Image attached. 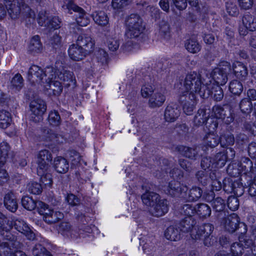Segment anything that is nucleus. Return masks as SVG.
I'll use <instances>...</instances> for the list:
<instances>
[{
	"label": "nucleus",
	"mask_w": 256,
	"mask_h": 256,
	"mask_svg": "<svg viewBox=\"0 0 256 256\" xmlns=\"http://www.w3.org/2000/svg\"><path fill=\"white\" fill-rule=\"evenodd\" d=\"M209 73L202 70L200 73L192 72L188 74L184 80H181L180 84L183 86L185 91L182 94H187L192 97L202 98H207L210 96V90L206 88V78Z\"/></svg>",
	"instance_id": "obj_1"
},
{
	"label": "nucleus",
	"mask_w": 256,
	"mask_h": 256,
	"mask_svg": "<svg viewBox=\"0 0 256 256\" xmlns=\"http://www.w3.org/2000/svg\"><path fill=\"white\" fill-rule=\"evenodd\" d=\"M12 227L24 235L28 240H34L35 234L24 220L14 217L10 218L0 212V235H4V234L6 233V240L11 239L10 232Z\"/></svg>",
	"instance_id": "obj_2"
},
{
	"label": "nucleus",
	"mask_w": 256,
	"mask_h": 256,
	"mask_svg": "<svg viewBox=\"0 0 256 256\" xmlns=\"http://www.w3.org/2000/svg\"><path fill=\"white\" fill-rule=\"evenodd\" d=\"M143 204L148 207L150 213L156 217L162 216L168 210V202L154 192H147L142 196Z\"/></svg>",
	"instance_id": "obj_3"
},
{
	"label": "nucleus",
	"mask_w": 256,
	"mask_h": 256,
	"mask_svg": "<svg viewBox=\"0 0 256 256\" xmlns=\"http://www.w3.org/2000/svg\"><path fill=\"white\" fill-rule=\"evenodd\" d=\"M6 8L9 16L12 19H16L22 16L30 24L35 20L34 12L25 4L24 0H5Z\"/></svg>",
	"instance_id": "obj_4"
},
{
	"label": "nucleus",
	"mask_w": 256,
	"mask_h": 256,
	"mask_svg": "<svg viewBox=\"0 0 256 256\" xmlns=\"http://www.w3.org/2000/svg\"><path fill=\"white\" fill-rule=\"evenodd\" d=\"M209 73L206 78V84H218L223 86L228 81V74L232 72V68L229 62H224L220 66L212 71L203 70Z\"/></svg>",
	"instance_id": "obj_5"
},
{
	"label": "nucleus",
	"mask_w": 256,
	"mask_h": 256,
	"mask_svg": "<svg viewBox=\"0 0 256 256\" xmlns=\"http://www.w3.org/2000/svg\"><path fill=\"white\" fill-rule=\"evenodd\" d=\"M126 31L124 36L128 39H134L138 38L144 29L143 21L141 17L132 14L126 19Z\"/></svg>",
	"instance_id": "obj_6"
},
{
	"label": "nucleus",
	"mask_w": 256,
	"mask_h": 256,
	"mask_svg": "<svg viewBox=\"0 0 256 256\" xmlns=\"http://www.w3.org/2000/svg\"><path fill=\"white\" fill-rule=\"evenodd\" d=\"M53 66H47L44 70L36 65L32 66L28 71V79L32 83L45 84L48 80L53 78L56 72Z\"/></svg>",
	"instance_id": "obj_7"
},
{
	"label": "nucleus",
	"mask_w": 256,
	"mask_h": 256,
	"mask_svg": "<svg viewBox=\"0 0 256 256\" xmlns=\"http://www.w3.org/2000/svg\"><path fill=\"white\" fill-rule=\"evenodd\" d=\"M39 213L43 216L44 220L48 224L55 223L62 218L63 214L58 211H54L43 202H39Z\"/></svg>",
	"instance_id": "obj_8"
},
{
	"label": "nucleus",
	"mask_w": 256,
	"mask_h": 256,
	"mask_svg": "<svg viewBox=\"0 0 256 256\" xmlns=\"http://www.w3.org/2000/svg\"><path fill=\"white\" fill-rule=\"evenodd\" d=\"M54 70L56 72V76L66 86H74L76 84V80L74 74L70 71L66 70L61 66L59 62L56 63Z\"/></svg>",
	"instance_id": "obj_9"
},
{
	"label": "nucleus",
	"mask_w": 256,
	"mask_h": 256,
	"mask_svg": "<svg viewBox=\"0 0 256 256\" xmlns=\"http://www.w3.org/2000/svg\"><path fill=\"white\" fill-rule=\"evenodd\" d=\"M52 160V156L48 150H40L36 155L38 174L42 175L47 172Z\"/></svg>",
	"instance_id": "obj_10"
},
{
	"label": "nucleus",
	"mask_w": 256,
	"mask_h": 256,
	"mask_svg": "<svg viewBox=\"0 0 256 256\" xmlns=\"http://www.w3.org/2000/svg\"><path fill=\"white\" fill-rule=\"evenodd\" d=\"M30 110L32 112V118L35 122L42 120V116L46 110L45 102L41 98H35L30 104Z\"/></svg>",
	"instance_id": "obj_11"
},
{
	"label": "nucleus",
	"mask_w": 256,
	"mask_h": 256,
	"mask_svg": "<svg viewBox=\"0 0 256 256\" xmlns=\"http://www.w3.org/2000/svg\"><path fill=\"white\" fill-rule=\"evenodd\" d=\"M68 10H72L78 14L76 16V22L79 26H86L90 22V19L84 10L76 6L72 1H68L65 6Z\"/></svg>",
	"instance_id": "obj_12"
},
{
	"label": "nucleus",
	"mask_w": 256,
	"mask_h": 256,
	"mask_svg": "<svg viewBox=\"0 0 256 256\" xmlns=\"http://www.w3.org/2000/svg\"><path fill=\"white\" fill-rule=\"evenodd\" d=\"M214 116L210 117L206 124V128L210 132H215L218 124V119L224 118L226 114L224 109L218 106L213 108Z\"/></svg>",
	"instance_id": "obj_13"
},
{
	"label": "nucleus",
	"mask_w": 256,
	"mask_h": 256,
	"mask_svg": "<svg viewBox=\"0 0 256 256\" xmlns=\"http://www.w3.org/2000/svg\"><path fill=\"white\" fill-rule=\"evenodd\" d=\"M238 230H240L239 233L240 234L239 236V240L240 242H244L246 246H251L254 244L256 241V226L252 227L250 236L243 235L247 232V226L244 223L240 224Z\"/></svg>",
	"instance_id": "obj_14"
},
{
	"label": "nucleus",
	"mask_w": 256,
	"mask_h": 256,
	"mask_svg": "<svg viewBox=\"0 0 256 256\" xmlns=\"http://www.w3.org/2000/svg\"><path fill=\"white\" fill-rule=\"evenodd\" d=\"M188 188L180 182L173 180L169 184L167 192L172 196L184 197L186 196Z\"/></svg>",
	"instance_id": "obj_15"
},
{
	"label": "nucleus",
	"mask_w": 256,
	"mask_h": 256,
	"mask_svg": "<svg viewBox=\"0 0 256 256\" xmlns=\"http://www.w3.org/2000/svg\"><path fill=\"white\" fill-rule=\"evenodd\" d=\"M214 229V226L210 223L204 224L199 226H196L192 231V238L196 240L201 239L202 236H211Z\"/></svg>",
	"instance_id": "obj_16"
},
{
	"label": "nucleus",
	"mask_w": 256,
	"mask_h": 256,
	"mask_svg": "<svg viewBox=\"0 0 256 256\" xmlns=\"http://www.w3.org/2000/svg\"><path fill=\"white\" fill-rule=\"evenodd\" d=\"M76 45L81 47L89 54L94 50V40L88 34L83 33L80 34L76 39Z\"/></svg>",
	"instance_id": "obj_17"
},
{
	"label": "nucleus",
	"mask_w": 256,
	"mask_h": 256,
	"mask_svg": "<svg viewBox=\"0 0 256 256\" xmlns=\"http://www.w3.org/2000/svg\"><path fill=\"white\" fill-rule=\"evenodd\" d=\"M179 100L182 104L184 112L187 115L192 114L198 100V97L182 94Z\"/></svg>",
	"instance_id": "obj_18"
},
{
	"label": "nucleus",
	"mask_w": 256,
	"mask_h": 256,
	"mask_svg": "<svg viewBox=\"0 0 256 256\" xmlns=\"http://www.w3.org/2000/svg\"><path fill=\"white\" fill-rule=\"evenodd\" d=\"M239 218L236 214L233 213L224 218L221 222V226L226 230L232 233L240 226Z\"/></svg>",
	"instance_id": "obj_19"
},
{
	"label": "nucleus",
	"mask_w": 256,
	"mask_h": 256,
	"mask_svg": "<svg viewBox=\"0 0 256 256\" xmlns=\"http://www.w3.org/2000/svg\"><path fill=\"white\" fill-rule=\"evenodd\" d=\"M166 100L165 90H157L151 95L149 100V106L151 108L161 106Z\"/></svg>",
	"instance_id": "obj_20"
},
{
	"label": "nucleus",
	"mask_w": 256,
	"mask_h": 256,
	"mask_svg": "<svg viewBox=\"0 0 256 256\" xmlns=\"http://www.w3.org/2000/svg\"><path fill=\"white\" fill-rule=\"evenodd\" d=\"M68 53L70 59L75 61L81 60H83L86 55L90 54L76 44H72L70 46Z\"/></svg>",
	"instance_id": "obj_21"
},
{
	"label": "nucleus",
	"mask_w": 256,
	"mask_h": 256,
	"mask_svg": "<svg viewBox=\"0 0 256 256\" xmlns=\"http://www.w3.org/2000/svg\"><path fill=\"white\" fill-rule=\"evenodd\" d=\"M196 221L194 218L186 217L177 224L183 234L190 232L192 237V231L196 228Z\"/></svg>",
	"instance_id": "obj_22"
},
{
	"label": "nucleus",
	"mask_w": 256,
	"mask_h": 256,
	"mask_svg": "<svg viewBox=\"0 0 256 256\" xmlns=\"http://www.w3.org/2000/svg\"><path fill=\"white\" fill-rule=\"evenodd\" d=\"M57 79L55 74L52 79L50 80H48L46 82H45L47 85L44 86L48 90L50 94L58 96L62 92V88L61 82L58 81Z\"/></svg>",
	"instance_id": "obj_23"
},
{
	"label": "nucleus",
	"mask_w": 256,
	"mask_h": 256,
	"mask_svg": "<svg viewBox=\"0 0 256 256\" xmlns=\"http://www.w3.org/2000/svg\"><path fill=\"white\" fill-rule=\"evenodd\" d=\"M204 196L206 202H212V206L216 211L220 212L224 210L226 205L224 200L220 197L214 198V192L205 194Z\"/></svg>",
	"instance_id": "obj_24"
},
{
	"label": "nucleus",
	"mask_w": 256,
	"mask_h": 256,
	"mask_svg": "<svg viewBox=\"0 0 256 256\" xmlns=\"http://www.w3.org/2000/svg\"><path fill=\"white\" fill-rule=\"evenodd\" d=\"M238 79L245 80L248 75V70L246 66L240 62H235L232 64V71Z\"/></svg>",
	"instance_id": "obj_25"
},
{
	"label": "nucleus",
	"mask_w": 256,
	"mask_h": 256,
	"mask_svg": "<svg viewBox=\"0 0 256 256\" xmlns=\"http://www.w3.org/2000/svg\"><path fill=\"white\" fill-rule=\"evenodd\" d=\"M164 236L166 239L172 241H178L184 236L177 224L170 226L164 232Z\"/></svg>",
	"instance_id": "obj_26"
},
{
	"label": "nucleus",
	"mask_w": 256,
	"mask_h": 256,
	"mask_svg": "<svg viewBox=\"0 0 256 256\" xmlns=\"http://www.w3.org/2000/svg\"><path fill=\"white\" fill-rule=\"evenodd\" d=\"M59 233L64 236L70 238H76L78 236V232L76 229L72 226L68 222H62L58 226Z\"/></svg>",
	"instance_id": "obj_27"
},
{
	"label": "nucleus",
	"mask_w": 256,
	"mask_h": 256,
	"mask_svg": "<svg viewBox=\"0 0 256 256\" xmlns=\"http://www.w3.org/2000/svg\"><path fill=\"white\" fill-rule=\"evenodd\" d=\"M180 110L176 104H172L167 106L166 108L164 117L168 122H174L180 116Z\"/></svg>",
	"instance_id": "obj_28"
},
{
	"label": "nucleus",
	"mask_w": 256,
	"mask_h": 256,
	"mask_svg": "<svg viewBox=\"0 0 256 256\" xmlns=\"http://www.w3.org/2000/svg\"><path fill=\"white\" fill-rule=\"evenodd\" d=\"M4 202L6 208L12 212H14L18 208L17 200L12 192H8L5 194Z\"/></svg>",
	"instance_id": "obj_29"
},
{
	"label": "nucleus",
	"mask_w": 256,
	"mask_h": 256,
	"mask_svg": "<svg viewBox=\"0 0 256 256\" xmlns=\"http://www.w3.org/2000/svg\"><path fill=\"white\" fill-rule=\"evenodd\" d=\"M106 44L110 50L114 52L120 46V42L114 31L109 30L106 34Z\"/></svg>",
	"instance_id": "obj_30"
},
{
	"label": "nucleus",
	"mask_w": 256,
	"mask_h": 256,
	"mask_svg": "<svg viewBox=\"0 0 256 256\" xmlns=\"http://www.w3.org/2000/svg\"><path fill=\"white\" fill-rule=\"evenodd\" d=\"M158 36L162 40H168L170 36V26L168 22L162 20L158 26Z\"/></svg>",
	"instance_id": "obj_31"
},
{
	"label": "nucleus",
	"mask_w": 256,
	"mask_h": 256,
	"mask_svg": "<svg viewBox=\"0 0 256 256\" xmlns=\"http://www.w3.org/2000/svg\"><path fill=\"white\" fill-rule=\"evenodd\" d=\"M54 166L56 170L59 173H65L68 170V162L64 158L58 156L54 158Z\"/></svg>",
	"instance_id": "obj_32"
},
{
	"label": "nucleus",
	"mask_w": 256,
	"mask_h": 256,
	"mask_svg": "<svg viewBox=\"0 0 256 256\" xmlns=\"http://www.w3.org/2000/svg\"><path fill=\"white\" fill-rule=\"evenodd\" d=\"M196 214L200 218H206L211 214V208L207 204L200 203L196 204Z\"/></svg>",
	"instance_id": "obj_33"
},
{
	"label": "nucleus",
	"mask_w": 256,
	"mask_h": 256,
	"mask_svg": "<svg viewBox=\"0 0 256 256\" xmlns=\"http://www.w3.org/2000/svg\"><path fill=\"white\" fill-rule=\"evenodd\" d=\"M42 50V43L38 35L34 36L30 40L28 45V50L32 53H39Z\"/></svg>",
	"instance_id": "obj_34"
},
{
	"label": "nucleus",
	"mask_w": 256,
	"mask_h": 256,
	"mask_svg": "<svg viewBox=\"0 0 256 256\" xmlns=\"http://www.w3.org/2000/svg\"><path fill=\"white\" fill-rule=\"evenodd\" d=\"M244 26L250 31L256 30V16L249 13L245 14L242 18Z\"/></svg>",
	"instance_id": "obj_35"
},
{
	"label": "nucleus",
	"mask_w": 256,
	"mask_h": 256,
	"mask_svg": "<svg viewBox=\"0 0 256 256\" xmlns=\"http://www.w3.org/2000/svg\"><path fill=\"white\" fill-rule=\"evenodd\" d=\"M206 88L210 90V95L211 94L216 100L220 101L223 98V90L219 85L209 84L206 85Z\"/></svg>",
	"instance_id": "obj_36"
},
{
	"label": "nucleus",
	"mask_w": 256,
	"mask_h": 256,
	"mask_svg": "<svg viewBox=\"0 0 256 256\" xmlns=\"http://www.w3.org/2000/svg\"><path fill=\"white\" fill-rule=\"evenodd\" d=\"M94 22L99 26H104L108 22V18L104 11H96L92 14Z\"/></svg>",
	"instance_id": "obj_37"
},
{
	"label": "nucleus",
	"mask_w": 256,
	"mask_h": 256,
	"mask_svg": "<svg viewBox=\"0 0 256 256\" xmlns=\"http://www.w3.org/2000/svg\"><path fill=\"white\" fill-rule=\"evenodd\" d=\"M208 112H206V110L204 109H200L195 115L194 122L196 126H202L205 122H207L208 119Z\"/></svg>",
	"instance_id": "obj_38"
},
{
	"label": "nucleus",
	"mask_w": 256,
	"mask_h": 256,
	"mask_svg": "<svg viewBox=\"0 0 256 256\" xmlns=\"http://www.w3.org/2000/svg\"><path fill=\"white\" fill-rule=\"evenodd\" d=\"M206 129L208 134L204 138V144L210 148L216 146L220 142V138L214 133V132H210L208 128Z\"/></svg>",
	"instance_id": "obj_39"
},
{
	"label": "nucleus",
	"mask_w": 256,
	"mask_h": 256,
	"mask_svg": "<svg viewBox=\"0 0 256 256\" xmlns=\"http://www.w3.org/2000/svg\"><path fill=\"white\" fill-rule=\"evenodd\" d=\"M177 150L182 155L190 159H196L198 156L195 148L180 146L177 147Z\"/></svg>",
	"instance_id": "obj_40"
},
{
	"label": "nucleus",
	"mask_w": 256,
	"mask_h": 256,
	"mask_svg": "<svg viewBox=\"0 0 256 256\" xmlns=\"http://www.w3.org/2000/svg\"><path fill=\"white\" fill-rule=\"evenodd\" d=\"M186 49L190 52L195 54L201 49V46L195 38L188 40L185 43Z\"/></svg>",
	"instance_id": "obj_41"
},
{
	"label": "nucleus",
	"mask_w": 256,
	"mask_h": 256,
	"mask_svg": "<svg viewBox=\"0 0 256 256\" xmlns=\"http://www.w3.org/2000/svg\"><path fill=\"white\" fill-rule=\"evenodd\" d=\"M10 114L5 110H0V128H7L11 124Z\"/></svg>",
	"instance_id": "obj_42"
},
{
	"label": "nucleus",
	"mask_w": 256,
	"mask_h": 256,
	"mask_svg": "<svg viewBox=\"0 0 256 256\" xmlns=\"http://www.w3.org/2000/svg\"><path fill=\"white\" fill-rule=\"evenodd\" d=\"M213 175H214V172L209 173L208 171L206 170H200L196 174V178L202 185H206L210 178L212 180V178H214Z\"/></svg>",
	"instance_id": "obj_43"
},
{
	"label": "nucleus",
	"mask_w": 256,
	"mask_h": 256,
	"mask_svg": "<svg viewBox=\"0 0 256 256\" xmlns=\"http://www.w3.org/2000/svg\"><path fill=\"white\" fill-rule=\"evenodd\" d=\"M107 59L106 52L102 48H98L94 52L92 61L96 62L98 64H102L106 62Z\"/></svg>",
	"instance_id": "obj_44"
},
{
	"label": "nucleus",
	"mask_w": 256,
	"mask_h": 256,
	"mask_svg": "<svg viewBox=\"0 0 256 256\" xmlns=\"http://www.w3.org/2000/svg\"><path fill=\"white\" fill-rule=\"evenodd\" d=\"M230 92L234 95L240 96L243 90L244 87L241 82L238 80H232L229 84Z\"/></svg>",
	"instance_id": "obj_45"
},
{
	"label": "nucleus",
	"mask_w": 256,
	"mask_h": 256,
	"mask_svg": "<svg viewBox=\"0 0 256 256\" xmlns=\"http://www.w3.org/2000/svg\"><path fill=\"white\" fill-rule=\"evenodd\" d=\"M10 150V146L6 142H2L0 144V166L6 162Z\"/></svg>",
	"instance_id": "obj_46"
},
{
	"label": "nucleus",
	"mask_w": 256,
	"mask_h": 256,
	"mask_svg": "<svg viewBox=\"0 0 256 256\" xmlns=\"http://www.w3.org/2000/svg\"><path fill=\"white\" fill-rule=\"evenodd\" d=\"M196 205L186 204L182 206L180 212L186 217L192 218L196 214Z\"/></svg>",
	"instance_id": "obj_47"
},
{
	"label": "nucleus",
	"mask_w": 256,
	"mask_h": 256,
	"mask_svg": "<svg viewBox=\"0 0 256 256\" xmlns=\"http://www.w3.org/2000/svg\"><path fill=\"white\" fill-rule=\"evenodd\" d=\"M202 190L200 188L194 186L189 190L187 198L189 201H196L202 196Z\"/></svg>",
	"instance_id": "obj_48"
},
{
	"label": "nucleus",
	"mask_w": 256,
	"mask_h": 256,
	"mask_svg": "<svg viewBox=\"0 0 256 256\" xmlns=\"http://www.w3.org/2000/svg\"><path fill=\"white\" fill-rule=\"evenodd\" d=\"M246 246L244 242H236L234 243L230 248L231 252L233 256H240L243 252L244 248H248Z\"/></svg>",
	"instance_id": "obj_49"
},
{
	"label": "nucleus",
	"mask_w": 256,
	"mask_h": 256,
	"mask_svg": "<svg viewBox=\"0 0 256 256\" xmlns=\"http://www.w3.org/2000/svg\"><path fill=\"white\" fill-rule=\"evenodd\" d=\"M220 142L222 147H227L228 146L233 145L234 142V136L229 132L222 135L220 138Z\"/></svg>",
	"instance_id": "obj_50"
},
{
	"label": "nucleus",
	"mask_w": 256,
	"mask_h": 256,
	"mask_svg": "<svg viewBox=\"0 0 256 256\" xmlns=\"http://www.w3.org/2000/svg\"><path fill=\"white\" fill-rule=\"evenodd\" d=\"M226 156L223 152H219L215 156L212 166H214L216 168H221L223 167L226 161Z\"/></svg>",
	"instance_id": "obj_51"
},
{
	"label": "nucleus",
	"mask_w": 256,
	"mask_h": 256,
	"mask_svg": "<svg viewBox=\"0 0 256 256\" xmlns=\"http://www.w3.org/2000/svg\"><path fill=\"white\" fill-rule=\"evenodd\" d=\"M18 242L12 239V241L10 246V249L8 250V253H10V256H26V254L20 250H16V248H18Z\"/></svg>",
	"instance_id": "obj_52"
},
{
	"label": "nucleus",
	"mask_w": 256,
	"mask_h": 256,
	"mask_svg": "<svg viewBox=\"0 0 256 256\" xmlns=\"http://www.w3.org/2000/svg\"><path fill=\"white\" fill-rule=\"evenodd\" d=\"M22 206L28 210H34L36 206V202L30 197L24 196L22 199Z\"/></svg>",
	"instance_id": "obj_53"
},
{
	"label": "nucleus",
	"mask_w": 256,
	"mask_h": 256,
	"mask_svg": "<svg viewBox=\"0 0 256 256\" xmlns=\"http://www.w3.org/2000/svg\"><path fill=\"white\" fill-rule=\"evenodd\" d=\"M227 13L232 16H236L239 14L238 8L235 2L232 1L227 2L226 4Z\"/></svg>",
	"instance_id": "obj_54"
},
{
	"label": "nucleus",
	"mask_w": 256,
	"mask_h": 256,
	"mask_svg": "<svg viewBox=\"0 0 256 256\" xmlns=\"http://www.w3.org/2000/svg\"><path fill=\"white\" fill-rule=\"evenodd\" d=\"M223 189L228 193L236 194L237 191L234 187V184L232 182L231 178H226L223 181Z\"/></svg>",
	"instance_id": "obj_55"
},
{
	"label": "nucleus",
	"mask_w": 256,
	"mask_h": 256,
	"mask_svg": "<svg viewBox=\"0 0 256 256\" xmlns=\"http://www.w3.org/2000/svg\"><path fill=\"white\" fill-rule=\"evenodd\" d=\"M34 256H51L50 252L41 244H36L32 249Z\"/></svg>",
	"instance_id": "obj_56"
},
{
	"label": "nucleus",
	"mask_w": 256,
	"mask_h": 256,
	"mask_svg": "<svg viewBox=\"0 0 256 256\" xmlns=\"http://www.w3.org/2000/svg\"><path fill=\"white\" fill-rule=\"evenodd\" d=\"M240 108L243 113H249L252 109V103L248 98H244L240 103Z\"/></svg>",
	"instance_id": "obj_57"
},
{
	"label": "nucleus",
	"mask_w": 256,
	"mask_h": 256,
	"mask_svg": "<svg viewBox=\"0 0 256 256\" xmlns=\"http://www.w3.org/2000/svg\"><path fill=\"white\" fill-rule=\"evenodd\" d=\"M23 78L22 76L18 74L14 76L11 80V84L13 88L17 90H20L24 86Z\"/></svg>",
	"instance_id": "obj_58"
},
{
	"label": "nucleus",
	"mask_w": 256,
	"mask_h": 256,
	"mask_svg": "<svg viewBox=\"0 0 256 256\" xmlns=\"http://www.w3.org/2000/svg\"><path fill=\"white\" fill-rule=\"evenodd\" d=\"M48 120L50 124L54 126H58L60 123V116L56 111H52L49 114Z\"/></svg>",
	"instance_id": "obj_59"
},
{
	"label": "nucleus",
	"mask_w": 256,
	"mask_h": 256,
	"mask_svg": "<svg viewBox=\"0 0 256 256\" xmlns=\"http://www.w3.org/2000/svg\"><path fill=\"white\" fill-rule=\"evenodd\" d=\"M56 135L52 132L50 130H46L43 132L42 140L46 142H57Z\"/></svg>",
	"instance_id": "obj_60"
},
{
	"label": "nucleus",
	"mask_w": 256,
	"mask_h": 256,
	"mask_svg": "<svg viewBox=\"0 0 256 256\" xmlns=\"http://www.w3.org/2000/svg\"><path fill=\"white\" fill-rule=\"evenodd\" d=\"M61 21L57 16H53L48 21L46 28L48 29L56 30L60 28Z\"/></svg>",
	"instance_id": "obj_61"
},
{
	"label": "nucleus",
	"mask_w": 256,
	"mask_h": 256,
	"mask_svg": "<svg viewBox=\"0 0 256 256\" xmlns=\"http://www.w3.org/2000/svg\"><path fill=\"white\" fill-rule=\"evenodd\" d=\"M50 17L48 16V13L46 11H40L38 17V22L40 26H46L48 21Z\"/></svg>",
	"instance_id": "obj_62"
},
{
	"label": "nucleus",
	"mask_w": 256,
	"mask_h": 256,
	"mask_svg": "<svg viewBox=\"0 0 256 256\" xmlns=\"http://www.w3.org/2000/svg\"><path fill=\"white\" fill-rule=\"evenodd\" d=\"M132 0H112V6L114 9L120 10L129 5Z\"/></svg>",
	"instance_id": "obj_63"
},
{
	"label": "nucleus",
	"mask_w": 256,
	"mask_h": 256,
	"mask_svg": "<svg viewBox=\"0 0 256 256\" xmlns=\"http://www.w3.org/2000/svg\"><path fill=\"white\" fill-rule=\"evenodd\" d=\"M28 191L34 194H39L42 192V185L36 182H32L28 186Z\"/></svg>",
	"instance_id": "obj_64"
}]
</instances>
